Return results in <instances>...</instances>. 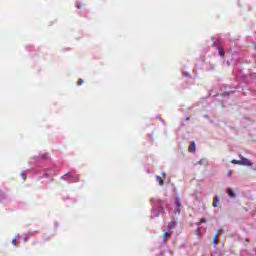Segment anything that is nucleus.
Returning a JSON list of instances; mask_svg holds the SVG:
<instances>
[{
	"instance_id": "f257e3e1",
	"label": "nucleus",
	"mask_w": 256,
	"mask_h": 256,
	"mask_svg": "<svg viewBox=\"0 0 256 256\" xmlns=\"http://www.w3.org/2000/svg\"><path fill=\"white\" fill-rule=\"evenodd\" d=\"M239 157H240V165H243L245 167H253V163L249 159L243 157L242 155H239Z\"/></svg>"
},
{
	"instance_id": "f03ea898",
	"label": "nucleus",
	"mask_w": 256,
	"mask_h": 256,
	"mask_svg": "<svg viewBox=\"0 0 256 256\" xmlns=\"http://www.w3.org/2000/svg\"><path fill=\"white\" fill-rule=\"evenodd\" d=\"M176 207L177 213H181V209H183V206L181 205V199L179 197L176 198Z\"/></svg>"
},
{
	"instance_id": "7ed1b4c3",
	"label": "nucleus",
	"mask_w": 256,
	"mask_h": 256,
	"mask_svg": "<svg viewBox=\"0 0 256 256\" xmlns=\"http://www.w3.org/2000/svg\"><path fill=\"white\" fill-rule=\"evenodd\" d=\"M197 145L195 144V142H192L189 147H188V152L189 153H195V149H196Z\"/></svg>"
},
{
	"instance_id": "20e7f679",
	"label": "nucleus",
	"mask_w": 256,
	"mask_h": 256,
	"mask_svg": "<svg viewBox=\"0 0 256 256\" xmlns=\"http://www.w3.org/2000/svg\"><path fill=\"white\" fill-rule=\"evenodd\" d=\"M171 237V232H164L163 235H162V239H163V242L165 243L167 241V239H169Z\"/></svg>"
},
{
	"instance_id": "39448f33",
	"label": "nucleus",
	"mask_w": 256,
	"mask_h": 256,
	"mask_svg": "<svg viewBox=\"0 0 256 256\" xmlns=\"http://www.w3.org/2000/svg\"><path fill=\"white\" fill-rule=\"evenodd\" d=\"M175 227H177V222L172 221L168 224L167 229H168V231H171V229H175Z\"/></svg>"
},
{
	"instance_id": "423d86ee",
	"label": "nucleus",
	"mask_w": 256,
	"mask_h": 256,
	"mask_svg": "<svg viewBox=\"0 0 256 256\" xmlns=\"http://www.w3.org/2000/svg\"><path fill=\"white\" fill-rule=\"evenodd\" d=\"M227 193H228L229 197H232V198L237 197V194H236L235 191H233V189H231V188H229V189L227 190Z\"/></svg>"
},
{
	"instance_id": "0eeeda50",
	"label": "nucleus",
	"mask_w": 256,
	"mask_h": 256,
	"mask_svg": "<svg viewBox=\"0 0 256 256\" xmlns=\"http://www.w3.org/2000/svg\"><path fill=\"white\" fill-rule=\"evenodd\" d=\"M218 55H220V57H225V51L221 46H218Z\"/></svg>"
},
{
	"instance_id": "6e6552de",
	"label": "nucleus",
	"mask_w": 256,
	"mask_h": 256,
	"mask_svg": "<svg viewBox=\"0 0 256 256\" xmlns=\"http://www.w3.org/2000/svg\"><path fill=\"white\" fill-rule=\"evenodd\" d=\"M156 180L158 181V183L161 187H163V185H165V181H163V178H161V176H156Z\"/></svg>"
},
{
	"instance_id": "1a4fd4ad",
	"label": "nucleus",
	"mask_w": 256,
	"mask_h": 256,
	"mask_svg": "<svg viewBox=\"0 0 256 256\" xmlns=\"http://www.w3.org/2000/svg\"><path fill=\"white\" fill-rule=\"evenodd\" d=\"M219 205V197L215 196L212 203V207H217Z\"/></svg>"
},
{
	"instance_id": "9d476101",
	"label": "nucleus",
	"mask_w": 256,
	"mask_h": 256,
	"mask_svg": "<svg viewBox=\"0 0 256 256\" xmlns=\"http://www.w3.org/2000/svg\"><path fill=\"white\" fill-rule=\"evenodd\" d=\"M20 177L23 179V181H27V174H25V172H21Z\"/></svg>"
},
{
	"instance_id": "9b49d317",
	"label": "nucleus",
	"mask_w": 256,
	"mask_h": 256,
	"mask_svg": "<svg viewBox=\"0 0 256 256\" xmlns=\"http://www.w3.org/2000/svg\"><path fill=\"white\" fill-rule=\"evenodd\" d=\"M232 165H241L240 160H231Z\"/></svg>"
},
{
	"instance_id": "f8f14e48",
	"label": "nucleus",
	"mask_w": 256,
	"mask_h": 256,
	"mask_svg": "<svg viewBox=\"0 0 256 256\" xmlns=\"http://www.w3.org/2000/svg\"><path fill=\"white\" fill-rule=\"evenodd\" d=\"M212 243H213L214 247H217V245H219V240L213 238V242Z\"/></svg>"
},
{
	"instance_id": "ddd939ff",
	"label": "nucleus",
	"mask_w": 256,
	"mask_h": 256,
	"mask_svg": "<svg viewBox=\"0 0 256 256\" xmlns=\"http://www.w3.org/2000/svg\"><path fill=\"white\" fill-rule=\"evenodd\" d=\"M202 223H207V220L205 218H201L198 225H202Z\"/></svg>"
},
{
	"instance_id": "4468645a",
	"label": "nucleus",
	"mask_w": 256,
	"mask_h": 256,
	"mask_svg": "<svg viewBox=\"0 0 256 256\" xmlns=\"http://www.w3.org/2000/svg\"><path fill=\"white\" fill-rule=\"evenodd\" d=\"M83 83H85V81H83V79H79L77 82V85L81 86V85H83Z\"/></svg>"
},
{
	"instance_id": "2eb2a0df",
	"label": "nucleus",
	"mask_w": 256,
	"mask_h": 256,
	"mask_svg": "<svg viewBox=\"0 0 256 256\" xmlns=\"http://www.w3.org/2000/svg\"><path fill=\"white\" fill-rule=\"evenodd\" d=\"M12 245H14V247H17V240L13 239L12 240Z\"/></svg>"
},
{
	"instance_id": "dca6fc26",
	"label": "nucleus",
	"mask_w": 256,
	"mask_h": 256,
	"mask_svg": "<svg viewBox=\"0 0 256 256\" xmlns=\"http://www.w3.org/2000/svg\"><path fill=\"white\" fill-rule=\"evenodd\" d=\"M214 239H216V240L219 241V233H216V234L214 235Z\"/></svg>"
},
{
	"instance_id": "f3484780",
	"label": "nucleus",
	"mask_w": 256,
	"mask_h": 256,
	"mask_svg": "<svg viewBox=\"0 0 256 256\" xmlns=\"http://www.w3.org/2000/svg\"><path fill=\"white\" fill-rule=\"evenodd\" d=\"M161 175H162L163 179H165V177H166L165 172H161Z\"/></svg>"
},
{
	"instance_id": "a211bd4d",
	"label": "nucleus",
	"mask_w": 256,
	"mask_h": 256,
	"mask_svg": "<svg viewBox=\"0 0 256 256\" xmlns=\"http://www.w3.org/2000/svg\"><path fill=\"white\" fill-rule=\"evenodd\" d=\"M222 231H223V229H219L216 233H218V235H219L222 233Z\"/></svg>"
},
{
	"instance_id": "6ab92c4d",
	"label": "nucleus",
	"mask_w": 256,
	"mask_h": 256,
	"mask_svg": "<svg viewBox=\"0 0 256 256\" xmlns=\"http://www.w3.org/2000/svg\"><path fill=\"white\" fill-rule=\"evenodd\" d=\"M227 177H231V171L227 172Z\"/></svg>"
},
{
	"instance_id": "aec40b11",
	"label": "nucleus",
	"mask_w": 256,
	"mask_h": 256,
	"mask_svg": "<svg viewBox=\"0 0 256 256\" xmlns=\"http://www.w3.org/2000/svg\"><path fill=\"white\" fill-rule=\"evenodd\" d=\"M160 213H165V210L163 208H160Z\"/></svg>"
},
{
	"instance_id": "412c9836",
	"label": "nucleus",
	"mask_w": 256,
	"mask_h": 256,
	"mask_svg": "<svg viewBox=\"0 0 256 256\" xmlns=\"http://www.w3.org/2000/svg\"><path fill=\"white\" fill-rule=\"evenodd\" d=\"M245 243H249V238H245Z\"/></svg>"
},
{
	"instance_id": "4be33fe9",
	"label": "nucleus",
	"mask_w": 256,
	"mask_h": 256,
	"mask_svg": "<svg viewBox=\"0 0 256 256\" xmlns=\"http://www.w3.org/2000/svg\"><path fill=\"white\" fill-rule=\"evenodd\" d=\"M197 231H198V233H199V231H201V229H200V228H197Z\"/></svg>"
},
{
	"instance_id": "5701e85b",
	"label": "nucleus",
	"mask_w": 256,
	"mask_h": 256,
	"mask_svg": "<svg viewBox=\"0 0 256 256\" xmlns=\"http://www.w3.org/2000/svg\"><path fill=\"white\" fill-rule=\"evenodd\" d=\"M78 9H81V5H78Z\"/></svg>"
},
{
	"instance_id": "b1692460",
	"label": "nucleus",
	"mask_w": 256,
	"mask_h": 256,
	"mask_svg": "<svg viewBox=\"0 0 256 256\" xmlns=\"http://www.w3.org/2000/svg\"><path fill=\"white\" fill-rule=\"evenodd\" d=\"M186 121H189V117H186Z\"/></svg>"
},
{
	"instance_id": "393cba45",
	"label": "nucleus",
	"mask_w": 256,
	"mask_h": 256,
	"mask_svg": "<svg viewBox=\"0 0 256 256\" xmlns=\"http://www.w3.org/2000/svg\"><path fill=\"white\" fill-rule=\"evenodd\" d=\"M201 165V161L198 162Z\"/></svg>"
},
{
	"instance_id": "a878e982",
	"label": "nucleus",
	"mask_w": 256,
	"mask_h": 256,
	"mask_svg": "<svg viewBox=\"0 0 256 256\" xmlns=\"http://www.w3.org/2000/svg\"><path fill=\"white\" fill-rule=\"evenodd\" d=\"M202 256H207V255L203 254Z\"/></svg>"
}]
</instances>
